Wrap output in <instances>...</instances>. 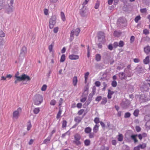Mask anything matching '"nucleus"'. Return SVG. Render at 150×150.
Returning <instances> with one entry per match:
<instances>
[{"label": "nucleus", "instance_id": "obj_1", "mask_svg": "<svg viewBox=\"0 0 150 150\" xmlns=\"http://www.w3.org/2000/svg\"><path fill=\"white\" fill-rule=\"evenodd\" d=\"M43 98L42 96L39 94L35 95L34 98V104L36 105H38L42 103Z\"/></svg>", "mask_w": 150, "mask_h": 150}, {"label": "nucleus", "instance_id": "obj_2", "mask_svg": "<svg viewBox=\"0 0 150 150\" xmlns=\"http://www.w3.org/2000/svg\"><path fill=\"white\" fill-rule=\"evenodd\" d=\"M21 111V108H19L16 110L14 111L13 113V120L18 119L20 116Z\"/></svg>", "mask_w": 150, "mask_h": 150}, {"label": "nucleus", "instance_id": "obj_3", "mask_svg": "<svg viewBox=\"0 0 150 150\" xmlns=\"http://www.w3.org/2000/svg\"><path fill=\"white\" fill-rule=\"evenodd\" d=\"M75 140L73 142L77 145H79L81 144V142L80 141L81 139V136L79 134H76L74 135Z\"/></svg>", "mask_w": 150, "mask_h": 150}, {"label": "nucleus", "instance_id": "obj_4", "mask_svg": "<svg viewBox=\"0 0 150 150\" xmlns=\"http://www.w3.org/2000/svg\"><path fill=\"white\" fill-rule=\"evenodd\" d=\"M80 31V29L79 28H76L75 30H72L70 34L71 38V40H72L74 39V34L76 36H78Z\"/></svg>", "mask_w": 150, "mask_h": 150}, {"label": "nucleus", "instance_id": "obj_5", "mask_svg": "<svg viewBox=\"0 0 150 150\" xmlns=\"http://www.w3.org/2000/svg\"><path fill=\"white\" fill-rule=\"evenodd\" d=\"M9 1L11 5L9 6V5H8V7L6 11V12L8 13L12 12L14 8V7L12 6V4L13 3V0H11Z\"/></svg>", "mask_w": 150, "mask_h": 150}, {"label": "nucleus", "instance_id": "obj_6", "mask_svg": "<svg viewBox=\"0 0 150 150\" xmlns=\"http://www.w3.org/2000/svg\"><path fill=\"white\" fill-rule=\"evenodd\" d=\"M30 80V77L25 74H23L21 76V77L19 81H21L26 80L27 81H29Z\"/></svg>", "mask_w": 150, "mask_h": 150}, {"label": "nucleus", "instance_id": "obj_7", "mask_svg": "<svg viewBox=\"0 0 150 150\" xmlns=\"http://www.w3.org/2000/svg\"><path fill=\"white\" fill-rule=\"evenodd\" d=\"M56 23L55 21L52 18H50L49 21V27L50 28H52Z\"/></svg>", "mask_w": 150, "mask_h": 150}, {"label": "nucleus", "instance_id": "obj_8", "mask_svg": "<svg viewBox=\"0 0 150 150\" xmlns=\"http://www.w3.org/2000/svg\"><path fill=\"white\" fill-rule=\"evenodd\" d=\"M69 58L71 60H75L78 59L79 58V57L78 55L72 54L69 55Z\"/></svg>", "mask_w": 150, "mask_h": 150}, {"label": "nucleus", "instance_id": "obj_9", "mask_svg": "<svg viewBox=\"0 0 150 150\" xmlns=\"http://www.w3.org/2000/svg\"><path fill=\"white\" fill-rule=\"evenodd\" d=\"M27 50L26 47L25 46H23L22 47L21 50L20 54H21L25 55L27 53Z\"/></svg>", "mask_w": 150, "mask_h": 150}, {"label": "nucleus", "instance_id": "obj_10", "mask_svg": "<svg viewBox=\"0 0 150 150\" xmlns=\"http://www.w3.org/2000/svg\"><path fill=\"white\" fill-rule=\"evenodd\" d=\"M144 51L146 54H149L150 53V46L147 45L144 47Z\"/></svg>", "mask_w": 150, "mask_h": 150}, {"label": "nucleus", "instance_id": "obj_11", "mask_svg": "<svg viewBox=\"0 0 150 150\" xmlns=\"http://www.w3.org/2000/svg\"><path fill=\"white\" fill-rule=\"evenodd\" d=\"M114 92L111 91L110 89L108 90V94L107 95V97L108 99H110L112 98V96L114 94Z\"/></svg>", "mask_w": 150, "mask_h": 150}, {"label": "nucleus", "instance_id": "obj_12", "mask_svg": "<svg viewBox=\"0 0 150 150\" xmlns=\"http://www.w3.org/2000/svg\"><path fill=\"white\" fill-rule=\"evenodd\" d=\"M72 82L73 85L76 86L77 85V83L78 81L77 78L76 76H74L72 79Z\"/></svg>", "mask_w": 150, "mask_h": 150}, {"label": "nucleus", "instance_id": "obj_13", "mask_svg": "<svg viewBox=\"0 0 150 150\" xmlns=\"http://www.w3.org/2000/svg\"><path fill=\"white\" fill-rule=\"evenodd\" d=\"M82 120V118L79 116H77L74 118V120L75 122L77 124L81 122Z\"/></svg>", "mask_w": 150, "mask_h": 150}, {"label": "nucleus", "instance_id": "obj_14", "mask_svg": "<svg viewBox=\"0 0 150 150\" xmlns=\"http://www.w3.org/2000/svg\"><path fill=\"white\" fill-rule=\"evenodd\" d=\"M98 37L99 39L102 38L103 39L104 38V34L101 32H99L98 34Z\"/></svg>", "mask_w": 150, "mask_h": 150}, {"label": "nucleus", "instance_id": "obj_15", "mask_svg": "<svg viewBox=\"0 0 150 150\" xmlns=\"http://www.w3.org/2000/svg\"><path fill=\"white\" fill-rule=\"evenodd\" d=\"M99 126L98 125L96 124L94 125L93 129V130L94 133H96L98 132L99 129Z\"/></svg>", "mask_w": 150, "mask_h": 150}, {"label": "nucleus", "instance_id": "obj_16", "mask_svg": "<svg viewBox=\"0 0 150 150\" xmlns=\"http://www.w3.org/2000/svg\"><path fill=\"white\" fill-rule=\"evenodd\" d=\"M149 56H147L144 60L143 62L145 64H148L149 62Z\"/></svg>", "mask_w": 150, "mask_h": 150}, {"label": "nucleus", "instance_id": "obj_17", "mask_svg": "<svg viewBox=\"0 0 150 150\" xmlns=\"http://www.w3.org/2000/svg\"><path fill=\"white\" fill-rule=\"evenodd\" d=\"M61 17L63 21H66V17L64 13L63 12H61L60 13Z\"/></svg>", "mask_w": 150, "mask_h": 150}, {"label": "nucleus", "instance_id": "obj_18", "mask_svg": "<svg viewBox=\"0 0 150 150\" xmlns=\"http://www.w3.org/2000/svg\"><path fill=\"white\" fill-rule=\"evenodd\" d=\"M54 43H52L51 45H50L48 47V49L50 52H53V48L54 47Z\"/></svg>", "mask_w": 150, "mask_h": 150}, {"label": "nucleus", "instance_id": "obj_19", "mask_svg": "<svg viewBox=\"0 0 150 150\" xmlns=\"http://www.w3.org/2000/svg\"><path fill=\"white\" fill-rule=\"evenodd\" d=\"M91 128L89 127H87L85 128L84 131L86 133L88 134L91 132Z\"/></svg>", "mask_w": 150, "mask_h": 150}, {"label": "nucleus", "instance_id": "obj_20", "mask_svg": "<svg viewBox=\"0 0 150 150\" xmlns=\"http://www.w3.org/2000/svg\"><path fill=\"white\" fill-rule=\"evenodd\" d=\"M4 2L3 0H0V9H1L4 7Z\"/></svg>", "mask_w": 150, "mask_h": 150}, {"label": "nucleus", "instance_id": "obj_21", "mask_svg": "<svg viewBox=\"0 0 150 150\" xmlns=\"http://www.w3.org/2000/svg\"><path fill=\"white\" fill-rule=\"evenodd\" d=\"M139 148L143 149L146 148V143H143L142 144H140L138 145Z\"/></svg>", "mask_w": 150, "mask_h": 150}, {"label": "nucleus", "instance_id": "obj_22", "mask_svg": "<svg viewBox=\"0 0 150 150\" xmlns=\"http://www.w3.org/2000/svg\"><path fill=\"white\" fill-rule=\"evenodd\" d=\"M137 136V134L132 135L131 136L132 139L134 140V142L136 143L138 142V140L136 139V137Z\"/></svg>", "mask_w": 150, "mask_h": 150}, {"label": "nucleus", "instance_id": "obj_23", "mask_svg": "<svg viewBox=\"0 0 150 150\" xmlns=\"http://www.w3.org/2000/svg\"><path fill=\"white\" fill-rule=\"evenodd\" d=\"M51 140L50 137H48L46 139H45L43 142V144H47L49 143Z\"/></svg>", "mask_w": 150, "mask_h": 150}, {"label": "nucleus", "instance_id": "obj_24", "mask_svg": "<svg viewBox=\"0 0 150 150\" xmlns=\"http://www.w3.org/2000/svg\"><path fill=\"white\" fill-rule=\"evenodd\" d=\"M40 111V109L39 108H35L33 110V112L35 114H37L39 113Z\"/></svg>", "mask_w": 150, "mask_h": 150}, {"label": "nucleus", "instance_id": "obj_25", "mask_svg": "<svg viewBox=\"0 0 150 150\" xmlns=\"http://www.w3.org/2000/svg\"><path fill=\"white\" fill-rule=\"evenodd\" d=\"M90 141L88 139H86L84 141V143L86 146H88L90 144Z\"/></svg>", "mask_w": 150, "mask_h": 150}, {"label": "nucleus", "instance_id": "obj_26", "mask_svg": "<svg viewBox=\"0 0 150 150\" xmlns=\"http://www.w3.org/2000/svg\"><path fill=\"white\" fill-rule=\"evenodd\" d=\"M119 76L121 79H123L125 78V76L123 72H120L119 74Z\"/></svg>", "mask_w": 150, "mask_h": 150}, {"label": "nucleus", "instance_id": "obj_27", "mask_svg": "<svg viewBox=\"0 0 150 150\" xmlns=\"http://www.w3.org/2000/svg\"><path fill=\"white\" fill-rule=\"evenodd\" d=\"M62 112V110L60 109V108H59V112L57 115V119H58L59 118L61 117V114Z\"/></svg>", "mask_w": 150, "mask_h": 150}, {"label": "nucleus", "instance_id": "obj_28", "mask_svg": "<svg viewBox=\"0 0 150 150\" xmlns=\"http://www.w3.org/2000/svg\"><path fill=\"white\" fill-rule=\"evenodd\" d=\"M139 112V110L138 109L135 110L133 112V115L135 117H137L138 116Z\"/></svg>", "mask_w": 150, "mask_h": 150}, {"label": "nucleus", "instance_id": "obj_29", "mask_svg": "<svg viewBox=\"0 0 150 150\" xmlns=\"http://www.w3.org/2000/svg\"><path fill=\"white\" fill-rule=\"evenodd\" d=\"M66 58V56L65 54H62L61 57V58L60 59V62H64Z\"/></svg>", "mask_w": 150, "mask_h": 150}, {"label": "nucleus", "instance_id": "obj_30", "mask_svg": "<svg viewBox=\"0 0 150 150\" xmlns=\"http://www.w3.org/2000/svg\"><path fill=\"white\" fill-rule=\"evenodd\" d=\"M101 59V56L100 54H97L96 55V60L97 61H99Z\"/></svg>", "mask_w": 150, "mask_h": 150}, {"label": "nucleus", "instance_id": "obj_31", "mask_svg": "<svg viewBox=\"0 0 150 150\" xmlns=\"http://www.w3.org/2000/svg\"><path fill=\"white\" fill-rule=\"evenodd\" d=\"M123 136L122 134H119L118 136V140L119 141L121 142L123 140Z\"/></svg>", "mask_w": 150, "mask_h": 150}, {"label": "nucleus", "instance_id": "obj_32", "mask_svg": "<svg viewBox=\"0 0 150 150\" xmlns=\"http://www.w3.org/2000/svg\"><path fill=\"white\" fill-rule=\"evenodd\" d=\"M89 75V73L88 72H87L84 75V78H85V83L87 82V80L88 79V76Z\"/></svg>", "mask_w": 150, "mask_h": 150}, {"label": "nucleus", "instance_id": "obj_33", "mask_svg": "<svg viewBox=\"0 0 150 150\" xmlns=\"http://www.w3.org/2000/svg\"><path fill=\"white\" fill-rule=\"evenodd\" d=\"M121 34V33L117 31H115L114 32V35L115 37H119Z\"/></svg>", "mask_w": 150, "mask_h": 150}, {"label": "nucleus", "instance_id": "obj_34", "mask_svg": "<svg viewBox=\"0 0 150 150\" xmlns=\"http://www.w3.org/2000/svg\"><path fill=\"white\" fill-rule=\"evenodd\" d=\"M19 73L18 72H17L15 75V77L16 79H18V80L20 81L21 76H19Z\"/></svg>", "mask_w": 150, "mask_h": 150}, {"label": "nucleus", "instance_id": "obj_35", "mask_svg": "<svg viewBox=\"0 0 150 150\" xmlns=\"http://www.w3.org/2000/svg\"><path fill=\"white\" fill-rule=\"evenodd\" d=\"M67 122L66 121L64 120L62 122V127H66L67 126Z\"/></svg>", "mask_w": 150, "mask_h": 150}, {"label": "nucleus", "instance_id": "obj_36", "mask_svg": "<svg viewBox=\"0 0 150 150\" xmlns=\"http://www.w3.org/2000/svg\"><path fill=\"white\" fill-rule=\"evenodd\" d=\"M107 101V100L106 98H104L102 99V101L101 102L102 104H105Z\"/></svg>", "mask_w": 150, "mask_h": 150}, {"label": "nucleus", "instance_id": "obj_37", "mask_svg": "<svg viewBox=\"0 0 150 150\" xmlns=\"http://www.w3.org/2000/svg\"><path fill=\"white\" fill-rule=\"evenodd\" d=\"M32 127V125L30 122H28V124L27 125V129L28 131Z\"/></svg>", "mask_w": 150, "mask_h": 150}, {"label": "nucleus", "instance_id": "obj_38", "mask_svg": "<svg viewBox=\"0 0 150 150\" xmlns=\"http://www.w3.org/2000/svg\"><path fill=\"white\" fill-rule=\"evenodd\" d=\"M94 121L96 125L100 122L99 118L97 117L95 118Z\"/></svg>", "mask_w": 150, "mask_h": 150}, {"label": "nucleus", "instance_id": "obj_39", "mask_svg": "<svg viewBox=\"0 0 150 150\" xmlns=\"http://www.w3.org/2000/svg\"><path fill=\"white\" fill-rule=\"evenodd\" d=\"M131 116L130 113L129 112H127L125 113L124 115V117L125 118H129Z\"/></svg>", "mask_w": 150, "mask_h": 150}, {"label": "nucleus", "instance_id": "obj_40", "mask_svg": "<svg viewBox=\"0 0 150 150\" xmlns=\"http://www.w3.org/2000/svg\"><path fill=\"white\" fill-rule=\"evenodd\" d=\"M141 19L140 15L136 16L134 19V21L136 23H137L139 20Z\"/></svg>", "mask_w": 150, "mask_h": 150}, {"label": "nucleus", "instance_id": "obj_41", "mask_svg": "<svg viewBox=\"0 0 150 150\" xmlns=\"http://www.w3.org/2000/svg\"><path fill=\"white\" fill-rule=\"evenodd\" d=\"M124 45V43L122 41H120L119 43L118 46L119 47H123Z\"/></svg>", "mask_w": 150, "mask_h": 150}, {"label": "nucleus", "instance_id": "obj_42", "mask_svg": "<svg viewBox=\"0 0 150 150\" xmlns=\"http://www.w3.org/2000/svg\"><path fill=\"white\" fill-rule=\"evenodd\" d=\"M84 112V109H81L78 111V114L79 115H81Z\"/></svg>", "mask_w": 150, "mask_h": 150}, {"label": "nucleus", "instance_id": "obj_43", "mask_svg": "<svg viewBox=\"0 0 150 150\" xmlns=\"http://www.w3.org/2000/svg\"><path fill=\"white\" fill-rule=\"evenodd\" d=\"M89 137L90 138H92L94 137L95 136V134L94 133H89Z\"/></svg>", "mask_w": 150, "mask_h": 150}, {"label": "nucleus", "instance_id": "obj_44", "mask_svg": "<svg viewBox=\"0 0 150 150\" xmlns=\"http://www.w3.org/2000/svg\"><path fill=\"white\" fill-rule=\"evenodd\" d=\"M112 86L113 87H115L117 85V83L116 81H113L111 83Z\"/></svg>", "mask_w": 150, "mask_h": 150}, {"label": "nucleus", "instance_id": "obj_45", "mask_svg": "<svg viewBox=\"0 0 150 150\" xmlns=\"http://www.w3.org/2000/svg\"><path fill=\"white\" fill-rule=\"evenodd\" d=\"M99 1H97L96 2V4L95 6V8L96 9H97L99 7Z\"/></svg>", "mask_w": 150, "mask_h": 150}, {"label": "nucleus", "instance_id": "obj_46", "mask_svg": "<svg viewBox=\"0 0 150 150\" xmlns=\"http://www.w3.org/2000/svg\"><path fill=\"white\" fill-rule=\"evenodd\" d=\"M56 103V101L55 100H51L50 102V105H55Z\"/></svg>", "mask_w": 150, "mask_h": 150}, {"label": "nucleus", "instance_id": "obj_47", "mask_svg": "<svg viewBox=\"0 0 150 150\" xmlns=\"http://www.w3.org/2000/svg\"><path fill=\"white\" fill-rule=\"evenodd\" d=\"M47 86L46 85H44L42 87L41 90L42 91H44L46 90L47 89Z\"/></svg>", "mask_w": 150, "mask_h": 150}, {"label": "nucleus", "instance_id": "obj_48", "mask_svg": "<svg viewBox=\"0 0 150 150\" xmlns=\"http://www.w3.org/2000/svg\"><path fill=\"white\" fill-rule=\"evenodd\" d=\"M136 130L137 132H139L141 131V128L139 126H137L135 127Z\"/></svg>", "mask_w": 150, "mask_h": 150}, {"label": "nucleus", "instance_id": "obj_49", "mask_svg": "<svg viewBox=\"0 0 150 150\" xmlns=\"http://www.w3.org/2000/svg\"><path fill=\"white\" fill-rule=\"evenodd\" d=\"M140 11L141 13H145L147 11V9L146 8H142Z\"/></svg>", "mask_w": 150, "mask_h": 150}, {"label": "nucleus", "instance_id": "obj_50", "mask_svg": "<svg viewBox=\"0 0 150 150\" xmlns=\"http://www.w3.org/2000/svg\"><path fill=\"white\" fill-rule=\"evenodd\" d=\"M135 38L134 36H132L130 38V42L132 43L134 40Z\"/></svg>", "mask_w": 150, "mask_h": 150}, {"label": "nucleus", "instance_id": "obj_51", "mask_svg": "<svg viewBox=\"0 0 150 150\" xmlns=\"http://www.w3.org/2000/svg\"><path fill=\"white\" fill-rule=\"evenodd\" d=\"M44 12L45 15H47L48 14V10L47 8H45L44 10Z\"/></svg>", "mask_w": 150, "mask_h": 150}, {"label": "nucleus", "instance_id": "obj_52", "mask_svg": "<svg viewBox=\"0 0 150 150\" xmlns=\"http://www.w3.org/2000/svg\"><path fill=\"white\" fill-rule=\"evenodd\" d=\"M102 99V97L101 96H99L97 97L96 98V101L99 102Z\"/></svg>", "mask_w": 150, "mask_h": 150}, {"label": "nucleus", "instance_id": "obj_53", "mask_svg": "<svg viewBox=\"0 0 150 150\" xmlns=\"http://www.w3.org/2000/svg\"><path fill=\"white\" fill-rule=\"evenodd\" d=\"M5 36V34L3 31H1L0 32V37H4Z\"/></svg>", "mask_w": 150, "mask_h": 150}, {"label": "nucleus", "instance_id": "obj_54", "mask_svg": "<svg viewBox=\"0 0 150 150\" xmlns=\"http://www.w3.org/2000/svg\"><path fill=\"white\" fill-rule=\"evenodd\" d=\"M143 33L145 35L148 34L149 33V31L147 29H145L143 30Z\"/></svg>", "mask_w": 150, "mask_h": 150}, {"label": "nucleus", "instance_id": "obj_55", "mask_svg": "<svg viewBox=\"0 0 150 150\" xmlns=\"http://www.w3.org/2000/svg\"><path fill=\"white\" fill-rule=\"evenodd\" d=\"M95 84L96 86L99 87L100 85V83L99 81H96Z\"/></svg>", "mask_w": 150, "mask_h": 150}, {"label": "nucleus", "instance_id": "obj_56", "mask_svg": "<svg viewBox=\"0 0 150 150\" xmlns=\"http://www.w3.org/2000/svg\"><path fill=\"white\" fill-rule=\"evenodd\" d=\"M82 106V104L81 103H78L76 105V107L79 108H81Z\"/></svg>", "mask_w": 150, "mask_h": 150}, {"label": "nucleus", "instance_id": "obj_57", "mask_svg": "<svg viewBox=\"0 0 150 150\" xmlns=\"http://www.w3.org/2000/svg\"><path fill=\"white\" fill-rule=\"evenodd\" d=\"M59 28L58 27L54 28L53 31L54 33H57L58 31Z\"/></svg>", "mask_w": 150, "mask_h": 150}, {"label": "nucleus", "instance_id": "obj_58", "mask_svg": "<svg viewBox=\"0 0 150 150\" xmlns=\"http://www.w3.org/2000/svg\"><path fill=\"white\" fill-rule=\"evenodd\" d=\"M86 100V97H83L81 98L80 100V101L81 102H84Z\"/></svg>", "mask_w": 150, "mask_h": 150}, {"label": "nucleus", "instance_id": "obj_59", "mask_svg": "<svg viewBox=\"0 0 150 150\" xmlns=\"http://www.w3.org/2000/svg\"><path fill=\"white\" fill-rule=\"evenodd\" d=\"M118 46V43L117 42H115L113 44V47H114L117 48Z\"/></svg>", "mask_w": 150, "mask_h": 150}, {"label": "nucleus", "instance_id": "obj_60", "mask_svg": "<svg viewBox=\"0 0 150 150\" xmlns=\"http://www.w3.org/2000/svg\"><path fill=\"white\" fill-rule=\"evenodd\" d=\"M108 49L110 50H111L113 49V47L112 46V45L111 44H110L108 45Z\"/></svg>", "mask_w": 150, "mask_h": 150}, {"label": "nucleus", "instance_id": "obj_61", "mask_svg": "<svg viewBox=\"0 0 150 150\" xmlns=\"http://www.w3.org/2000/svg\"><path fill=\"white\" fill-rule=\"evenodd\" d=\"M112 144L113 145H115L117 144V142L115 140H112Z\"/></svg>", "mask_w": 150, "mask_h": 150}, {"label": "nucleus", "instance_id": "obj_62", "mask_svg": "<svg viewBox=\"0 0 150 150\" xmlns=\"http://www.w3.org/2000/svg\"><path fill=\"white\" fill-rule=\"evenodd\" d=\"M58 0H50L51 3H56Z\"/></svg>", "mask_w": 150, "mask_h": 150}, {"label": "nucleus", "instance_id": "obj_63", "mask_svg": "<svg viewBox=\"0 0 150 150\" xmlns=\"http://www.w3.org/2000/svg\"><path fill=\"white\" fill-rule=\"evenodd\" d=\"M101 150H109V147H105L104 146L103 149Z\"/></svg>", "mask_w": 150, "mask_h": 150}, {"label": "nucleus", "instance_id": "obj_64", "mask_svg": "<svg viewBox=\"0 0 150 150\" xmlns=\"http://www.w3.org/2000/svg\"><path fill=\"white\" fill-rule=\"evenodd\" d=\"M140 148H139L138 146L134 147L133 150H139Z\"/></svg>", "mask_w": 150, "mask_h": 150}]
</instances>
